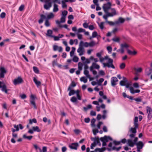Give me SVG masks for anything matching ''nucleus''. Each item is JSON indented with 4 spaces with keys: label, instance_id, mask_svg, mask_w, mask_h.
I'll use <instances>...</instances> for the list:
<instances>
[{
    "label": "nucleus",
    "instance_id": "nucleus-22",
    "mask_svg": "<svg viewBox=\"0 0 152 152\" xmlns=\"http://www.w3.org/2000/svg\"><path fill=\"white\" fill-rule=\"evenodd\" d=\"M33 81L37 85V87H39L41 85V82L38 81L35 77H34Z\"/></svg>",
    "mask_w": 152,
    "mask_h": 152
},
{
    "label": "nucleus",
    "instance_id": "nucleus-46",
    "mask_svg": "<svg viewBox=\"0 0 152 152\" xmlns=\"http://www.w3.org/2000/svg\"><path fill=\"white\" fill-rule=\"evenodd\" d=\"M92 131H93V134L94 135H95L97 133H98L99 132L98 130L96 128H95L94 127L93 128Z\"/></svg>",
    "mask_w": 152,
    "mask_h": 152
},
{
    "label": "nucleus",
    "instance_id": "nucleus-64",
    "mask_svg": "<svg viewBox=\"0 0 152 152\" xmlns=\"http://www.w3.org/2000/svg\"><path fill=\"white\" fill-rule=\"evenodd\" d=\"M67 11L64 10L62 12V15L63 16H65L66 17V15L67 14Z\"/></svg>",
    "mask_w": 152,
    "mask_h": 152
},
{
    "label": "nucleus",
    "instance_id": "nucleus-1",
    "mask_svg": "<svg viewBox=\"0 0 152 152\" xmlns=\"http://www.w3.org/2000/svg\"><path fill=\"white\" fill-rule=\"evenodd\" d=\"M129 47V45L126 42L123 43L120 45V48L117 50V52H119L123 54L124 52V49H127Z\"/></svg>",
    "mask_w": 152,
    "mask_h": 152
},
{
    "label": "nucleus",
    "instance_id": "nucleus-36",
    "mask_svg": "<svg viewBox=\"0 0 152 152\" xmlns=\"http://www.w3.org/2000/svg\"><path fill=\"white\" fill-rule=\"evenodd\" d=\"M62 4V7L63 8H66L67 7V5L66 4V2H67L65 1V0H62L61 1Z\"/></svg>",
    "mask_w": 152,
    "mask_h": 152
},
{
    "label": "nucleus",
    "instance_id": "nucleus-61",
    "mask_svg": "<svg viewBox=\"0 0 152 152\" xmlns=\"http://www.w3.org/2000/svg\"><path fill=\"white\" fill-rule=\"evenodd\" d=\"M52 2L53 4H56V3H57L59 4H61L60 1L59 0H53Z\"/></svg>",
    "mask_w": 152,
    "mask_h": 152
},
{
    "label": "nucleus",
    "instance_id": "nucleus-34",
    "mask_svg": "<svg viewBox=\"0 0 152 152\" xmlns=\"http://www.w3.org/2000/svg\"><path fill=\"white\" fill-rule=\"evenodd\" d=\"M46 18L45 16L43 15H41V19L39 20V23H42L43 20V19Z\"/></svg>",
    "mask_w": 152,
    "mask_h": 152
},
{
    "label": "nucleus",
    "instance_id": "nucleus-63",
    "mask_svg": "<svg viewBox=\"0 0 152 152\" xmlns=\"http://www.w3.org/2000/svg\"><path fill=\"white\" fill-rule=\"evenodd\" d=\"M74 132L76 134H79L80 132V130L77 129H75L74 130Z\"/></svg>",
    "mask_w": 152,
    "mask_h": 152
},
{
    "label": "nucleus",
    "instance_id": "nucleus-54",
    "mask_svg": "<svg viewBox=\"0 0 152 152\" xmlns=\"http://www.w3.org/2000/svg\"><path fill=\"white\" fill-rule=\"evenodd\" d=\"M134 69L136 70L137 72H141L142 71V68L141 67H139L137 68H134Z\"/></svg>",
    "mask_w": 152,
    "mask_h": 152
},
{
    "label": "nucleus",
    "instance_id": "nucleus-39",
    "mask_svg": "<svg viewBox=\"0 0 152 152\" xmlns=\"http://www.w3.org/2000/svg\"><path fill=\"white\" fill-rule=\"evenodd\" d=\"M113 41L115 42L119 43L120 41V38L119 37H115L112 39Z\"/></svg>",
    "mask_w": 152,
    "mask_h": 152
},
{
    "label": "nucleus",
    "instance_id": "nucleus-18",
    "mask_svg": "<svg viewBox=\"0 0 152 152\" xmlns=\"http://www.w3.org/2000/svg\"><path fill=\"white\" fill-rule=\"evenodd\" d=\"M123 80L120 81V84L121 86H124L127 82V80L126 78L124 77H123Z\"/></svg>",
    "mask_w": 152,
    "mask_h": 152
},
{
    "label": "nucleus",
    "instance_id": "nucleus-12",
    "mask_svg": "<svg viewBox=\"0 0 152 152\" xmlns=\"http://www.w3.org/2000/svg\"><path fill=\"white\" fill-rule=\"evenodd\" d=\"M118 80L116 77H112L111 79V83L112 86L114 87L117 84Z\"/></svg>",
    "mask_w": 152,
    "mask_h": 152
},
{
    "label": "nucleus",
    "instance_id": "nucleus-60",
    "mask_svg": "<svg viewBox=\"0 0 152 152\" xmlns=\"http://www.w3.org/2000/svg\"><path fill=\"white\" fill-rule=\"evenodd\" d=\"M56 23L58 25V26L59 27L61 28L62 27V25H61L60 23H61L60 21H59L58 20H57L56 21Z\"/></svg>",
    "mask_w": 152,
    "mask_h": 152
},
{
    "label": "nucleus",
    "instance_id": "nucleus-38",
    "mask_svg": "<svg viewBox=\"0 0 152 152\" xmlns=\"http://www.w3.org/2000/svg\"><path fill=\"white\" fill-rule=\"evenodd\" d=\"M105 149L104 148H97L95 149L94 151L95 152L98 151L99 152H103L105 150Z\"/></svg>",
    "mask_w": 152,
    "mask_h": 152
},
{
    "label": "nucleus",
    "instance_id": "nucleus-49",
    "mask_svg": "<svg viewBox=\"0 0 152 152\" xmlns=\"http://www.w3.org/2000/svg\"><path fill=\"white\" fill-rule=\"evenodd\" d=\"M104 79L103 78H100L98 81H97V85L98 86H101L102 83L104 81Z\"/></svg>",
    "mask_w": 152,
    "mask_h": 152
},
{
    "label": "nucleus",
    "instance_id": "nucleus-21",
    "mask_svg": "<svg viewBox=\"0 0 152 152\" xmlns=\"http://www.w3.org/2000/svg\"><path fill=\"white\" fill-rule=\"evenodd\" d=\"M125 19L121 17L119 18L117 20L115 21V23L116 24H118L120 23H123L124 22Z\"/></svg>",
    "mask_w": 152,
    "mask_h": 152
},
{
    "label": "nucleus",
    "instance_id": "nucleus-10",
    "mask_svg": "<svg viewBox=\"0 0 152 152\" xmlns=\"http://www.w3.org/2000/svg\"><path fill=\"white\" fill-rule=\"evenodd\" d=\"M100 68V66L96 63L93 62L91 66L90 67V71H92L94 69H98Z\"/></svg>",
    "mask_w": 152,
    "mask_h": 152
},
{
    "label": "nucleus",
    "instance_id": "nucleus-56",
    "mask_svg": "<svg viewBox=\"0 0 152 152\" xmlns=\"http://www.w3.org/2000/svg\"><path fill=\"white\" fill-rule=\"evenodd\" d=\"M97 35V33L96 32L94 31V32L92 34V37L90 38V39H91L92 38H94L96 37Z\"/></svg>",
    "mask_w": 152,
    "mask_h": 152
},
{
    "label": "nucleus",
    "instance_id": "nucleus-35",
    "mask_svg": "<svg viewBox=\"0 0 152 152\" xmlns=\"http://www.w3.org/2000/svg\"><path fill=\"white\" fill-rule=\"evenodd\" d=\"M106 13V15H104L103 16V18L105 19L106 20V22H107L108 21L107 20V18L109 17H110V15L109 14V12H105Z\"/></svg>",
    "mask_w": 152,
    "mask_h": 152
},
{
    "label": "nucleus",
    "instance_id": "nucleus-42",
    "mask_svg": "<svg viewBox=\"0 0 152 152\" xmlns=\"http://www.w3.org/2000/svg\"><path fill=\"white\" fill-rule=\"evenodd\" d=\"M84 74L87 78L90 77V75L89 74V72L87 70H84Z\"/></svg>",
    "mask_w": 152,
    "mask_h": 152
},
{
    "label": "nucleus",
    "instance_id": "nucleus-23",
    "mask_svg": "<svg viewBox=\"0 0 152 152\" xmlns=\"http://www.w3.org/2000/svg\"><path fill=\"white\" fill-rule=\"evenodd\" d=\"M137 146V148H142L143 146V144L141 141H139L136 143Z\"/></svg>",
    "mask_w": 152,
    "mask_h": 152
},
{
    "label": "nucleus",
    "instance_id": "nucleus-47",
    "mask_svg": "<svg viewBox=\"0 0 152 152\" xmlns=\"http://www.w3.org/2000/svg\"><path fill=\"white\" fill-rule=\"evenodd\" d=\"M76 86V84L75 82H72L70 86L69 87L68 90H71V87H74Z\"/></svg>",
    "mask_w": 152,
    "mask_h": 152
},
{
    "label": "nucleus",
    "instance_id": "nucleus-6",
    "mask_svg": "<svg viewBox=\"0 0 152 152\" xmlns=\"http://www.w3.org/2000/svg\"><path fill=\"white\" fill-rule=\"evenodd\" d=\"M35 131L39 132L41 131V130L38 126H33L32 127L31 129H29L28 131V133L31 134H32Z\"/></svg>",
    "mask_w": 152,
    "mask_h": 152
},
{
    "label": "nucleus",
    "instance_id": "nucleus-59",
    "mask_svg": "<svg viewBox=\"0 0 152 152\" xmlns=\"http://www.w3.org/2000/svg\"><path fill=\"white\" fill-rule=\"evenodd\" d=\"M65 16H62L61 18L60 22L61 23H63L65 22Z\"/></svg>",
    "mask_w": 152,
    "mask_h": 152
},
{
    "label": "nucleus",
    "instance_id": "nucleus-57",
    "mask_svg": "<svg viewBox=\"0 0 152 152\" xmlns=\"http://www.w3.org/2000/svg\"><path fill=\"white\" fill-rule=\"evenodd\" d=\"M71 101L73 102H76L77 101V99L76 97L73 96L70 99Z\"/></svg>",
    "mask_w": 152,
    "mask_h": 152
},
{
    "label": "nucleus",
    "instance_id": "nucleus-16",
    "mask_svg": "<svg viewBox=\"0 0 152 152\" xmlns=\"http://www.w3.org/2000/svg\"><path fill=\"white\" fill-rule=\"evenodd\" d=\"M53 49L54 51L58 50L59 52H61L63 50L61 47H59L56 45L53 46Z\"/></svg>",
    "mask_w": 152,
    "mask_h": 152
},
{
    "label": "nucleus",
    "instance_id": "nucleus-13",
    "mask_svg": "<svg viewBox=\"0 0 152 152\" xmlns=\"http://www.w3.org/2000/svg\"><path fill=\"white\" fill-rule=\"evenodd\" d=\"M109 140H112L111 138L109 136H105L104 137L100 138V140L102 141H104L106 142H108Z\"/></svg>",
    "mask_w": 152,
    "mask_h": 152
},
{
    "label": "nucleus",
    "instance_id": "nucleus-29",
    "mask_svg": "<svg viewBox=\"0 0 152 152\" xmlns=\"http://www.w3.org/2000/svg\"><path fill=\"white\" fill-rule=\"evenodd\" d=\"M37 121L35 118H33V119H30L29 120V124L31 125L33 123H36Z\"/></svg>",
    "mask_w": 152,
    "mask_h": 152
},
{
    "label": "nucleus",
    "instance_id": "nucleus-52",
    "mask_svg": "<svg viewBox=\"0 0 152 152\" xmlns=\"http://www.w3.org/2000/svg\"><path fill=\"white\" fill-rule=\"evenodd\" d=\"M77 93L76 95H77V97L78 99L79 100H81V96L79 95L80 91L79 90H77Z\"/></svg>",
    "mask_w": 152,
    "mask_h": 152
},
{
    "label": "nucleus",
    "instance_id": "nucleus-32",
    "mask_svg": "<svg viewBox=\"0 0 152 152\" xmlns=\"http://www.w3.org/2000/svg\"><path fill=\"white\" fill-rule=\"evenodd\" d=\"M68 90L70 91L69 94V96L73 95L74 94H77V90L76 91H75L74 90H71H71Z\"/></svg>",
    "mask_w": 152,
    "mask_h": 152
},
{
    "label": "nucleus",
    "instance_id": "nucleus-40",
    "mask_svg": "<svg viewBox=\"0 0 152 152\" xmlns=\"http://www.w3.org/2000/svg\"><path fill=\"white\" fill-rule=\"evenodd\" d=\"M76 49L74 47H72V50L70 52V56L71 57H72L74 53L75 52V50Z\"/></svg>",
    "mask_w": 152,
    "mask_h": 152
},
{
    "label": "nucleus",
    "instance_id": "nucleus-43",
    "mask_svg": "<svg viewBox=\"0 0 152 152\" xmlns=\"http://www.w3.org/2000/svg\"><path fill=\"white\" fill-rule=\"evenodd\" d=\"M122 95L123 97L124 98L127 97L130 99H132V96L127 95L126 94L125 92L123 93H122Z\"/></svg>",
    "mask_w": 152,
    "mask_h": 152
},
{
    "label": "nucleus",
    "instance_id": "nucleus-8",
    "mask_svg": "<svg viewBox=\"0 0 152 152\" xmlns=\"http://www.w3.org/2000/svg\"><path fill=\"white\" fill-rule=\"evenodd\" d=\"M36 98V96L35 95H33L32 94H31V96H30L31 100H30V103H31V105H32L33 106L34 108L35 109L37 108V107L36 106V105L35 103V102H34V99Z\"/></svg>",
    "mask_w": 152,
    "mask_h": 152
},
{
    "label": "nucleus",
    "instance_id": "nucleus-31",
    "mask_svg": "<svg viewBox=\"0 0 152 152\" xmlns=\"http://www.w3.org/2000/svg\"><path fill=\"white\" fill-rule=\"evenodd\" d=\"M128 145L131 147H133L134 145V142L131 140H127Z\"/></svg>",
    "mask_w": 152,
    "mask_h": 152
},
{
    "label": "nucleus",
    "instance_id": "nucleus-2",
    "mask_svg": "<svg viewBox=\"0 0 152 152\" xmlns=\"http://www.w3.org/2000/svg\"><path fill=\"white\" fill-rule=\"evenodd\" d=\"M131 84L129 83H126L125 86L126 88H129L130 91L132 94H134L135 93H138L140 92V90L139 89L134 90V88L132 87H130Z\"/></svg>",
    "mask_w": 152,
    "mask_h": 152
},
{
    "label": "nucleus",
    "instance_id": "nucleus-19",
    "mask_svg": "<svg viewBox=\"0 0 152 152\" xmlns=\"http://www.w3.org/2000/svg\"><path fill=\"white\" fill-rule=\"evenodd\" d=\"M58 6V5L57 4H53V12H56L59 10Z\"/></svg>",
    "mask_w": 152,
    "mask_h": 152
},
{
    "label": "nucleus",
    "instance_id": "nucleus-11",
    "mask_svg": "<svg viewBox=\"0 0 152 152\" xmlns=\"http://www.w3.org/2000/svg\"><path fill=\"white\" fill-rule=\"evenodd\" d=\"M0 78L4 77V74L7 72L6 69L4 67H0Z\"/></svg>",
    "mask_w": 152,
    "mask_h": 152
},
{
    "label": "nucleus",
    "instance_id": "nucleus-30",
    "mask_svg": "<svg viewBox=\"0 0 152 152\" xmlns=\"http://www.w3.org/2000/svg\"><path fill=\"white\" fill-rule=\"evenodd\" d=\"M138 118L137 117H135L134 119V125L136 127H138V124L137 123Z\"/></svg>",
    "mask_w": 152,
    "mask_h": 152
},
{
    "label": "nucleus",
    "instance_id": "nucleus-58",
    "mask_svg": "<svg viewBox=\"0 0 152 152\" xmlns=\"http://www.w3.org/2000/svg\"><path fill=\"white\" fill-rule=\"evenodd\" d=\"M33 69L34 72L36 73H38L39 72V70L37 67L35 66L33 67Z\"/></svg>",
    "mask_w": 152,
    "mask_h": 152
},
{
    "label": "nucleus",
    "instance_id": "nucleus-27",
    "mask_svg": "<svg viewBox=\"0 0 152 152\" xmlns=\"http://www.w3.org/2000/svg\"><path fill=\"white\" fill-rule=\"evenodd\" d=\"M52 33L53 32L51 30H48L47 31L46 35L48 37H53V36L52 35Z\"/></svg>",
    "mask_w": 152,
    "mask_h": 152
},
{
    "label": "nucleus",
    "instance_id": "nucleus-15",
    "mask_svg": "<svg viewBox=\"0 0 152 152\" xmlns=\"http://www.w3.org/2000/svg\"><path fill=\"white\" fill-rule=\"evenodd\" d=\"M107 58L106 60H107V64H109V65H110V66H111V67L113 69L115 68V67L113 66V60L109 58L108 56H107Z\"/></svg>",
    "mask_w": 152,
    "mask_h": 152
},
{
    "label": "nucleus",
    "instance_id": "nucleus-44",
    "mask_svg": "<svg viewBox=\"0 0 152 152\" xmlns=\"http://www.w3.org/2000/svg\"><path fill=\"white\" fill-rule=\"evenodd\" d=\"M64 37V35H61V36H53L52 37H53L55 41H57L59 40L60 38H62Z\"/></svg>",
    "mask_w": 152,
    "mask_h": 152
},
{
    "label": "nucleus",
    "instance_id": "nucleus-4",
    "mask_svg": "<svg viewBox=\"0 0 152 152\" xmlns=\"http://www.w3.org/2000/svg\"><path fill=\"white\" fill-rule=\"evenodd\" d=\"M41 2L45 3L44 5V8L46 10H49L52 6V3L50 2V0H40Z\"/></svg>",
    "mask_w": 152,
    "mask_h": 152
},
{
    "label": "nucleus",
    "instance_id": "nucleus-37",
    "mask_svg": "<svg viewBox=\"0 0 152 152\" xmlns=\"http://www.w3.org/2000/svg\"><path fill=\"white\" fill-rule=\"evenodd\" d=\"M1 88H2V91L4 92L6 94L7 93V89L6 85H3Z\"/></svg>",
    "mask_w": 152,
    "mask_h": 152
},
{
    "label": "nucleus",
    "instance_id": "nucleus-50",
    "mask_svg": "<svg viewBox=\"0 0 152 152\" xmlns=\"http://www.w3.org/2000/svg\"><path fill=\"white\" fill-rule=\"evenodd\" d=\"M23 137L24 138H26L29 140H30L32 138L33 136H27L26 134H24L23 135Z\"/></svg>",
    "mask_w": 152,
    "mask_h": 152
},
{
    "label": "nucleus",
    "instance_id": "nucleus-45",
    "mask_svg": "<svg viewBox=\"0 0 152 152\" xmlns=\"http://www.w3.org/2000/svg\"><path fill=\"white\" fill-rule=\"evenodd\" d=\"M79 60V58L76 56L74 55L73 56L72 60L73 61L75 62H77Z\"/></svg>",
    "mask_w": 152,
    "mask_h": 152
},
{
    "label": "nucleus",
    "instance_id": "nucleus-62",
    "mask_svg": "<svg viewBox=\"0 0 152 152\" xmlns=\"http://www.w3.org/2000/svg\"><path fill=\"white\" fill-rule=\"evenodd\" d=\"M106 23H107L108 24H109L110 25L113 26L115 24H116L115 23V21L114 22H112V21H108Z\"/></svg>",
    "mask_w": 152,
    "mask_h": 152
},
{
    "label": "nucleus",
    "instance_id": "nucleus-41",
    "mask_svg": "<svg viewBox=\"0 0 152 152\" xmlns=\"http://www.w3.org/2000/svg\"><path fill=\"white\" fill-rule=\"evenodd\" d=\"M96 121V120L93 118L91 120V126L92 128L95 127V123Z\"/></svg>",
    "mask_w": 152,
    "mask_h": 152
},
{
    "label": "nucleus",
    "instance_id": "nucleus-14",
    "mask_svg": "<svg viewBox=\"0 0 152 152\" xmlns=\"http://www.w3.org/2000/svg\"><path fill=\"white\" fill-rule=\"evenodd\" d=\"M79 146V145L78 143H72L71 145H69V147L73 149L77 150V147Z\"/></svg>",
    "mask_w": 152,
    "mask_h": 152
},
{
    "label": "nucleus",
    "instance_id": "nucleus-3",
    "mask_svg": "<svg viewBox=\"0 0 152 152\" xmlns=\"http://www.w3.org/2000/svg\"><path fill=\"white\" fill-rule=\"evenodd\" d=\"M83 42L81 41L80 43L79 47L77 50V51L79 53V56H81L83 55L84 53V50L83 47Z\"/></svg>",
    "mask_w": 152,
    "mask_h": 152
},
{
    "label": "nucleus",
    "instance_id": "nucleus-51",
    "mask_svg": "<svg viewBox=\"0 0 152 152\" xmlns=\"http://www.w3.org/2000/svg\"><path fill=\"white\" fill-rule=\"evenodd\" d=\"M152 73V69H149L148 71H147V70H146V75L149 76Z\"/></svg>",
    "mask_w": 152,
    "mask_h": 152
},
{
    "label": "nucleus",
    "instance_id": "nucleus-26",
    "mask_svg": "<svg viewBox=\"0 0 152 152\" xmlns=\"http://www.w3.org/2000/svg\"><path fill=\"white\" fill-rule=\"evenodd\" d=\"M54 17V15L52 12H50L47 15V18L49 19L53 18Z\"/></svg>",
    "mask_w": 152,
    "mask_h": 152
},
{
    "label": "nucleus",
    "instance_id": "nucleus-28",
    "mask_svg": "<svg viewBox=\"0 0 152 152\" xmlns=\"http://www.w3.org/2000/svg\"><path fill=\"white\" fill-rule=\"evenodd\" d=\"M96 141L97 142H98L99 141V139L97 138L96 140H95L94 142L91 144V149H94V147L96 145V144L95 143Z\"/></svg>",
    "mask_w": 152,
    "mask_h": 152
},
{
    "label": "nucleus",
    "instance_id": "nucleus-33",
    "mask_svg": "<svg viewBox=\"0 0 152 152\" xmlns=\"http://www.w3.org/2000/svg\"><path fill=\"white\" fill-rule=\"evenodd\" d=\"M80 80L81 82H83L84 83H86L87 82V79L85 77H82L80 78Z\"/></svg>",
    "mask_w": 152,
    "mask_h": 152
},
{
    "label": "nucleus",
    "instance_id": "nucleus-17",
    "mask_svg": "<svg viewBox=\"0 0 152 152\" xmlns=\"http://www.w3.org/2000/svg\"><path fill=\"white\" fill-rule=\"evenodd\" d=\"M137 128L135 126H134V128H131L129 129V133L136 134L137 132L136 129Z\"/></svg>",
    "mask_w": 152,
    "mask_h": 152
},
{
    "label": "nucleus",
    "instance_id": "nucleus-25",
    "mask_svg": "<svg viewBox=\"0 0 152 152\" xmlns=\"http://www.w3.org/2000/svg\"><path fill=\"white\" fill-rule=\"evenodd\" d=\"M127 52L129 54L132 55H136L137 53V52L135 50L132 51L129 50H127Z\"/></svg>",
    "mask_w": 152,
    "mask_h": 152
},
{
    "label": "nucleus",
    "instance_id": "nucleus-9",
    "mask_svg": "<svg viewBox=\"0 0 152 152\" xmlns=\"http://www.w3.org/2000/svg\"><path fill=\"white\" fill-rule=\"evenodd\" d=\"M148 119L150 120L152 118V109L149 107H146Z\"/></svg>",
    "mask_w": 152,
    "mask_h": 152
},
{
    "label": "nucleus",
    "instance_id": "nucleus-55",
    "mask_svg": "<svg viewBox=\"0 0 152 152\" xmlns=\"http://www.w3.org/2000/svg\"><path fill=\"white\" fill-rule=\"evenodd\" d=\"M83 64L82 63L79 62L78 64V68L79 70L81 71L82 69Z\"/></svg>",
    "mask_w": 152,
    "mask_h": 152
},
{
    "label": "nucleus",
    "instance_id": "nucleus-20",
    "mask_svg": "<svg viewBox=\"0 0 152 152\" xmlns=\"http://www.w3.org/2000/svg\"><path fill=\"white\" fill-rule=\"evenodd\" d=\"M107 111L105 110L102 111L103 115H102V118L103 119H105L107 117Z\"/></svg>",
    "mask_w": 152,
    "mask_h": 152
},
{
    "label": "nucleus",
    "instance_id": "nucleus-53",
    "mask_svg": "<svg viewBox=\"0 0 152 152\" xmlns=\"http://www.w3.org/2000/svg\"><path fill=\"white\" fill-rule=\"evenodd\" d=\"M107 56H105L104 58H102V57L100 58H99V61L101 63H103L104 61L105 60H106L107 58Z\"/></svg>",
    "mask_w": 152,
    "mask_h": 152
},
{
    "label": "nucleus",
    "instance_id": "nucleus-7",
    "mask_svg": "<svg viewBox=\"0 0 152 152\" xmlns=\"http://www.w3.org/2000/svg\"><path fill=\"white\" fill-rule=\"evenodd\" d=\"M13 83L15 85H18L23 82V80L20 77L15 79L13 81Z\"/></svg>",
    "mask_w": 152,
    "mask_h": 152
},
{
    "label": "nucleus",
    "instance_id": "nucleus-24",
    "mask_svg": "<svg viewBox=\"0 0 152 152\" xmlns=\"http://www.w3.org/2000/svg\"><path fill=\"white\" fill-rule=\"evenodd\" d=\"M111 10L112 11V12H111V13L109 12V14L110 15V17H113V16H114V15H117V13L116 12L115 10L114 9H113V8L111 9Z\"/></svg>",
    "mask_w": 152,
    "mask_h": 152
},
{
    "label": "nucleus",
    "instance_id": "nucleus-48",
    "mask_svg": "<svg viewBox=\"0 0 152 152\" xmlns=\"http://www.w3.org/2000/svg\"><path fill=\"white\" fill-rule=\"evenodd\" d=\"M104 24V22H102L98 23L99 26L101 29H103Z\"/></svg>",
    "mask_w": 152,
    "mask_h": 152
},
{
    "label": "nucleus",
    "instance_id": "nucleus-5",
    "mask_svg": "<svg viewBox=\"0 0 152 152\" xmlns=\"http://www.w3.org/2000/svg\"><path fill=\"white\" fill-rule=\"evenodd\" d=\"M111 6V4L110 2H108L103 4L102 8L105 12H108V11L110 9Z\"/></svg>",
    "mask_w": 152,
    "mask_h": 152
}]
</instances>
